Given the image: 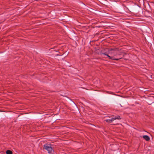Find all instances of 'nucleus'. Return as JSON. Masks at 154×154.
Listing matches in <instances>:
<instances>
[{
	"label": "nucleus",
	"mask_w": 154,
	"mask_h": 154,
	"mask_svg": "<svg viewBox=\"0 0 154 154\" xmlns=\"http://www.w3.org/2000/svg\"><path fill=\"white\" fill-rule=\"evenodd\" d=\"M6 154H12L13 152L12 151L10 150H7L6 151Z\"/></svg>",
	"instance_id": "5"
},
{
	"label": "nucleus",
	"mask_w": 154,
	"mask_h": 154,
	"mask_svg": "<svg viewBox=\"0 0 154 154\" xmlns=\"http://www.w3.org/2000/svg\"><path fill=\"white\" fill-rule=\"evenodd\" d=\"M43 147L44 149L47 150L49 153H52L54 152L53 148L51 144L46 143L44 145Z\"/></svg>",
	"instance_id": "1"
},
{
	"label": "nucleus",
	"mask_w": 154,
	"mask_h": 154,
	"mask_svg": "<svg viewBox=\"0 0 154 154\" xmlns=\"http://www.w3.org/2000/svg\"><path fill=\"white\" fill-rule=\"evenodd\" d=\"M120 119H121V118L120 117V116H118L115 117L114 118H112L111 119H106V122H109V123H111L112 122V121H114L115 120H119Z\"/></svg>",
	"instance_id": "2"
},
{
	"label": "nucleus",
	"mask_w": 154,
	"mask_h": 154,
	"mask_svg": "<svg viewBox=\"0 0 154 154\" xmlns=\"http://www.w3.org/2000/svg\"><path fill=\"white\" fill-rule=\"evenodd\" d=\"M106 27H107V26H110L109 25H107L106 24ZM107 28L106 27V29H107Z\"/></svg>",
	"instance_id": "8"
},
{
	"label": "nucleus",
	"mask_w": 154,
	"mask_h": 154,
	"mask_svg": "<svg viewBox=\"0 0 154 154\" xmlns=\"http://www.w3.org/2000/svg\"><path fill=\"white\" fill-rule=\"evenodd\" d=\"M106 56H107L109 58V59H111L112 60H118V59H116L113 57L110 56L109 55L106 54Z\"/></svg>",
	"instance_id": "4"
},
{
	"label": "nucleus",
	"mask_w": 154,
	"mask_h": 154,
	"mask_svg": "<svg viewBox=\"0 0 154 154\" xmlns=\"http://www.w3.org/2000/svg\"><path fill=\"white\" fill-rule=\"evenodd\" d=\"M118 50V49L117 48H116L114 49H111V50H110V51L109 52V53H112V51H116Z\"/></svg>",
	"instance_id": "6"
},
{
	"label": "nucleus",
	"mask_w": 154,
	"mask_h": 154,
	"mask_svg": "<svg viewBox=\"0 0 154 154\" xmlns=\"http://www.w3.org/2000/svg\"><path fill=\"white\" fill-rule=\"evenodd\" d=\"M102 54L104 55H106V52H105L103 53H102Z\"/></svg>",
	"instance_id": "7"
},
{
	"label": "nucleus",
	"mask_w": 154,
	"mask_h": 154,
	"mask_svg": "<svg viewBox=\"0 0 154 154\" xmlns=\"http://www.w3.org/2000/svg\"><path fill=\"white\" fill-rule=\"evenodd\" d=\"M143 137L146 141H148L150 140L149 137L147 135H144L143 136Z\"/></svg>",
	"instance_id": "3"
}]
</instances>
